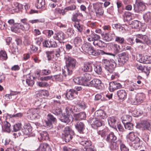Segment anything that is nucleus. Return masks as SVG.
<instances>
[{"instance_id":"1","label":"nucleus","mask_w":151,"mask_h":151,"mask_svg":"<svg viewBox=\"0 0 151 151\" xmlns=\"http://www.w3.org/2000/svg\"><path fill=\"white\" fill-rule=\"evenodd\" d=\"M83 49L86 53L93 56H97L100 54L102 55L106 54L114 57L115 56V55L114 54L106 52L102 50H95L91 43L88 42H86L83 44Z\"/></svg>"},{"instance_id":"2","label":"nucleus","mask_w":151,"mask_h":151,"mask_svg":"<svg viewBox=\"0 0 151 151\" xmlns=\"http://www.w3.org/2000/svg\"><path fill=\"white\" fill-rule=\"evenodd\" d=\"M74 134L73 131L70 127H66L64 129L62 136L64 138L65 141L68 142L72 139Z\"/></svg>"},{"instance_id":"3","label":"nucleus","mask_w":151,"mask_h":151,"mask_svg":"<svg viewBox=\"0 0 151 151\" xmlns=\"http://www.w3.org/2000/svg\"><path fill=\"white\" fill-rule=\"evenodd\" d=\"M102 3H97L93 4L96 16L99 18L102 17L104 14V10L102 7Z\"/></svg>"},{"instance_id":"4","label":"nucleus","mask_w":151,"mask_h":151,"mask_svg":"<svg viewBox=\"0 0 151 151\" xmlns=\"http://www.w3.org/2000/svg\"><path fill=\"white\" fill-rule=\"evenodd\" d=\"M146 6L142 0H136L135 4L134 5V12L139 13L145 10Z\"/></svg>"},{"instance_id":"5","label":"nucleus","mask_w":151,"mask_h":151,"mask_svg":"<svg viewBox=\"0 0 151 151\" xmlns=\"http://www.w3.org/2000/svg\"><path fill=\"white\" fill-rule=\"evenodd\" d=\"M47 120L45 121V126L49 128L52 127V124L56 123L57 119L56 118L51 114L47 115Z\"/></svg>"},{"instance_id":"6","label":"nucleus","mask_w":151,"mask_h":151,"mask_svg":"<svg viewBox=\"0 0 151 151\" xmlns=\"http://www.w3.org/2000/svg\"><path fill=\"white\" fill-rule=\"evenodd\" d=\"M103 62L105 66L106 69L109 73H112L116 67L115 63L107 59H104Z\"/></svg>"},{"instance_id":"7","label":"nucleus","mask_w":151,"mask_h":151,"mask_svg":"<svg viewBox=\"0 0 151 151\" xmlns=\"http://www.w3.org/2000/svg\"><path fill=\"white\" fill-rule=\"evenodd\" d=\"M127 139L134 144H139V142L140 139L137 137V133L135 132H131L129 133L127 136Z\"/></svg>"},{"instance_id":"8","label":"nucleus","mask_w":151,"mask_h":151,"mask_svg":"<svg viewBox=\"0 0 151 151\" xmlns=\"http://www.w3.org/2000/svg\"><path fill=\"white\" fill-rule=\"evenodd\" d=\"M102 81L100 80L94 78L88 82V86L94 87L98 89H101L102 88Z\"/></svg>"},{"instance_id":"9","label":"nucleus","mask_w":151,"mask_h":151,"mask_svg":"<svg viewBox=\"0 0 151 151\" xmlns=\"http://www.w3.org/2000/svg\"><path fill=\"white\" fill-rule=\"evenodd\" d=\"M135 36L136 37L135 39L136 42L137 43L141 44L138 46V48L142 49H144V42H143V40L144 37H145V35L141 34H138L135 35Z\"/></svg>"},{"instance_id":"10","label":"nucleus","mask_w":151,"mask_h":151,"mask_svg":"<svg viewBox=\"0 0 151 151\" xmlns=\"http://www.w3.org/2000/svg\"><path fill=\"white\" fill-rule=\"evenodd\" d=\"M53 105L55 107L58 106V108L55 109H53L52 110V113L56 115H60L62 114V110L61 109L59 108L60 105V103L59 101L54 100L53 103Z\"/></svg>"},{"instance_id":"11","label":"nucleus","mask_w":151,"mask_h":151,"mask_svg":"<svg viewBox=\"0 0 151 151\" xmlns=\"http://www.w3.org/2000/svg\"><path fill=\"white\" fill-rule=\"evenodd\" d=\"M93 63L87 62L85 63L82 67L81 70L84 72H91L93 70Z\"/></svg>"},{"instance_id":"12","label":"nucleus","mask_w":151,"mask_h":151,"mask_svg":"<svg viewBox=\"0 0 151 151\" xmlns=\"http://www.w3.org/2000/svg\"><path fill=\"white\" fill-rule=\"evenodd\" d=\"M37 151H51V147L49 145L46 143H41L38 148L37 149Z\"/></svg>"},{"instance_id":"13","label":"nucleus","mask_w":151,"mask_h":151,"mask_svg":"<svg viewBox=\"0 0 151 151\" xmlns=\"http://www.w3.org/2000/svg\"><path fill=\"white\" fill-rule=\"evenodd\" d=\"M109 86V89L110 92H113L116 89L121 88L122 86L120 83L115 81L111 82Z\"/></svg>"},{"instance_id":"14","label":"nucleus","mask_w":151,"mask_h":151,"mask_svg":"<svg viewBox=\"0 0 151 151\" xmlns=\"http://www.w3.org/2000/svg\"><path fill=\"white\" fill-rule=\"evenodd\" d=\"M53 37L55 40H58L59 42H61L65 39V35L63 32L60 31L55 33Z\"/></svg>"},{"instance_id":"15","label":"nucleus","mask_w":151,"mask_h":151,"mask_svg":"<svg viewBox=\"0 0 151 151\" xmlns=\"http://www.w3.org/2000/svg\"><path fill=\"white\" fill-rule=\"evenodd\" d=\"M76 62V59L70 57L68 58L65 66L73 70L75 68Z\"/></svg>"},{"instance_id":"16","label":"nucleus","mask_w":151,"mask_h":151,"mask_svg":"<svg viewBox=\"0 0 151 151\" xmlns=\"http://www.w3.org/2000/svg\"><path fill=\"white\" fill-rule=\"evenodd\" d=\"M78 94V92L73 89H71L68 92L66 96L68 99L72 100L76 97Z\"/></svg>"},{"instance_id":"17","label":"nucleus","mask_w":151,"mask_h":151,"mask_svg":"<svg viewBox=\"0 0 151 151\" xmlns=\"http://www.w3.org/2000/svg\"><path fill=\"white\" fill-rule=\"evenodd\" d=\"M32 131V127L29 123L25 124L22 129L23 133L27 135H30Z\"/></svg>"},{"instance_id":"18","label":"nucleus","mask_w":151,"mask_h":151,"mask_svg":"<svg viewBox=\"0 0 151 151\" xmlns=\"http://www.w3.org/2000/svg\"><path fill=\"white\" fill-rule=\"evenodd\" d=\"M90 123L92 127H99L102 125V122L100 121L96 118H93L90 120Z\"/></svg>"},{"instance_id":"19","label":"nucleus","mask_w":151,"mask_h":151,"mask_svg":"<svg viewBox=\"0 0 151 151\" xmlns=\"http://www.w3.org/2000/svg\"><path fill=\"white\" fill-rule=\"evenodd\" d=\"M103 39L107 42H109L113 40L115 37V34L114 33H106L102 34Z\"/></svg>"},{"instance_id":"20","label":"nucleus","mask_w":151,"mask_h":151,"mask_svg":"<svg viewBox=\"0 0 151 151\" xmlns=\"http://www.w3.org/2000/svg\"><path fill=\"white\" fill-rule=\"evenodd\" d=\"M94 115L95 117L100 119H104L106 117V113L102 110L96 111Z\"/></svg>"},{"instance_id":"21","label":"nucleus","mask_w":151,"mask_h":151,"mask_svg":"<svg viewBox=\"0 0 151 151\" xmlns=\"http://www.w3.org/2000/svg\"><path fill=\"white\" fill-rule=\"evenodd\" d=\"M141 124L144 129L151 131V121L149 120H143L141 122Z\"/></svg>"},{"instance_id":"22","label":"nucleus","mask_w":151,"mask_h":151,"mask_svg":"<svg viewBox=\"0 0 151 151\" xmlns=\"http://www.w3.org/2000/svg\"><path fill=\"white\" fill-rule=\"evenodd\" d=\"M75 127L78 131L80 133H83L84 129V124L81 122L78 121L75 125Z\"/></svg>"},{"instance_id":"23","label":"nucleus","mask_w":151,"mask_h":151,"mask_svg":"<svg viewBox=\"0 0 151 151\" xmlns=\"http://www.w3.org/2000/svg\"><path fill=\"white\" fill-rule=\"evenodd\" d=\"M63 75L66 79V77L68 76L71 75L73 73L72 70L65 66L62 69Z\"/></svg>"},{"instance_id":"24","label":"nucleus","mask_w":151,"mask_h":151,"mask_svg":"<svg viewBox=\"0 0 151 151\" xmlns=\"http://www.w3.org/2000/svg\"><path fill=\"white\" fill-rule=\"evenodd\" d=\"M63 10L59 8H56L54 10V14H51L50 19H54L57 18L59 14H61L62 13Z\"/></svg>"},{"instance_id":"25","label":"nucleus","mask_w":151,"mask_h":151,"mask_svg":"<svg viewBox=\"0 0 151 151\" xmlns=\"http://www.w3.org/2000/svg\"><path fill=\"white\" fill-rule=\"evenodd\" d=\"M91 78V75L89 73H86L84 74V76L82 77L83 81L84 83H85V84L84 86H88V81H89Z\"/></svg>"},{"instance_id":"26","label":"nucleus","mask_w":151,"mask_h":151,"mask_svg":"<svg viewBox=\"0 0 151 151\" xmlns=\"http://www.w3.org/2000/svg\"><path fill=\"white\" fill-rule=\"evenodd\" d=\"M82 40L80 37L77 36L73 39V43L76 47L80 46L82 43Z\"/></svg>"},{"instance_id":"27","label":"nucleus","mask_w":151,"mask_h":151,"mask_svg":"<svg viewBox=\"0 0 151 151\" xmlns=\"http://www.w3.org/2000/svg\"><path fill=\"white\" fill-rule=\"evenodd\" d=\"M45 0H37L35 6L37 9H43L45 8Z\"/></svg>"},{"instance_id":"28","label":"nucleus","mask_w":151,"mask_h":151,"mask_svg":"<svg viewBox=\"0 0 151 151\" xmlns=\"http://www.w3.org/2000/svg\"><path fill=\"white\" fill-rule=\"evenodd\" d=\"M147 55H145L142 56L141 54H139L138 56H137V60L139 62L142 63L146 64L148 63L147 61L145 59H147Z\"/></svg>"},{"instance_id":"29","label":"nucleus","mask_w":151,"mask_h":151,"mask_svg":"<svg viewBox=\"0 0 151 151\" xmlns=\"http://www.w3.org/2000/svg\"><path fill=\"white\" fill-rule=\"evenodd\" d=\"M137 100V104H140L142 103L145 98V95L142 93H138L136 96Z\"/></svg>"},{"instance_id":"30","label":"nucleus","mask_w":151,"mask_h":151,"mask_svg":"<svg viewBox=\"0 0 151 151\" xmlns=\"http://www.w3.org/2000/svg\"><path fill=\"white\" fill-rule=\"evenodd\" d=\"M116 137L114 133L111 132L107 136L106 140L107 142H114L116 140Z\"/></svg>"},{"instance_id":"31","label":"nucleus","mask_w":151,"mask_h":151,"mask_svg":"<svg viewBox=\"0 0 151 151\" xmlns=\"http://www.w3.org/2000/svg\"><path fill=\"white\" fill-rule=\"evenodd\" d=\"M79 16L80 17H83V16L82 14L79 11L73 13L71 19L72 21L75 22L78 21H81L80 19H78V17Z\"/></svg>"},{"instance_id":"32","label":"nucleus","mask_w":151,"mask_h":151,"mask_svg":"<svg viewBox=\"0 0 151 151\" xmlns=\"http://www.w3.org/2000/svg\"><path fill=\"white\" fill-rule=\"evenodd\" d=\"M36 94L39 95V96L44 98L46 96L47 97L49 95V93L48 91L46 90H40L38 91L37 92Z\"/></svg>"},{"instance_id":"33","label":"nucleus","mask_w":151,"mask_h":151,"mask_svg":"<svg viewBox=\"0 0 151 151\" xmlns=\"http://www.w3.org/2000/svg\"><path fill=\"white\" fill-rule=\"evenodd\" d=\"M140 26H141V23L137 20H134L132 21V22L131 27L132 28H139V29L140 30L142 29V28H140L139 27Z\"/></svg>"},{"instance_id":"34","label":"nucleus","mask_w":151,"mask_h":151,"mask_svg":"<svg viewBox=\"0 0 151 151\" xmlns=\"http://www.w3.org/2000/svg\"><path fill=\"white\" fill-rule=\"evenodd\" d=\"M52 79L56 81H62L66 79L63 75L59 74L54 75L52 76Z\"/></svg>"},{"instance_id":"35","label":"nucleus","mask_w":151,"mask_h":151,"mask_svg":"<svg viewBox=\"0 0 151 151\" xmlns=\"http://www.w3.org/2000/svg\"><path fill=\"white\" fill-rule=\"evenodd\" d=\"M93 44L95 46L102 47H105L106 44L102 41L99 40H94L93 42Z\"/></svg>"},{"instance_id":"36","label":"nucleus","mask_w":151,"mask_h":151,"mask_svg":"<svg viewBox=\"0 0 151 151\" xmlns=\"http://www.w3.org/2000/svg\"><path fill=\"white\" fill-rule=\"evenodd\" d=\"M73 106L70 105H68L65 108L66 113L67 115H72L73 113Z\"/></svg>"},{"instance_id":"37","label":"nucleus","mask_w":151,"mask_h":151,"mask_svg":"<svg viewBox=\"0 0 151 151\" xmlns=\"http://www.w3.org/2000/svg\"><path fill=\"white\" fill-rule=\"evenodd\" d=\"M80 143L84 146L85 147H90L92 145V142L90 140L87 139L80 142Z\"/></svg>"},{"instance_id":"38","label":"nucleus","mask_w":151,"mask_h":151,"mask_svg":"<svg viewBox=\"0 0 151 151\" xmlns=\"http://www.w3.org/2000/svg\"><path fill=\"white\" fill-rule=\"evenodd\" d=\"M41 138L42 140H48L49 139V135L47 132L43 131L40 133Z\"/></svg>"},{"instance_id":"39","label":"nucleus","mask_w":151,"mask_h":151,"mask_svg":"<svg viewBox=\"0 0 151 151\" xmlns=\"http://www.w3.org/2000/svg\"><path fill=\"white\" fill-rule=\"evenodd\" d=\"M116 120L114 116L109 118L108 120V123L109 125L111 127H116Z\"/></svg>"},{"instance_id":"40","label":"nucleus","mask_w":151,"mask_h":151,"mask_svg":"<svg viewBox=\"0 0 151 151\" xmlns=\"http://www.w3.org/2000/svg\"><path fill=\"white\" fill-rule=\"evenodd\" d=\"M112 48L114 50V53L116 54L122 51V48H121L119 45L116 44H114L112 46Z\"/></svg>"},{"instance_id":"41","label":"nucleus","mask_w":151,"mask_h":151,"mask_svg":"<svg viewBox=\"0 0 151 151\" xmlns=\"http://www.w3.org/2000/svg\"><path fill=\"white\" fill-rule=\"evenodd\" d=\"M8 58L6 52L3 50L0 51V59L3 61L6 60Z\"/></svg>"},{"instance_id":"42","label":"nucleus","mask_w":151,"mask_h":151,"mask_svg":"<svg viewBox=\"0 0 151 151\" xmlns=\"http://www.w3.org/2000/svg\"><path fill=\"white\" fill-rule=\"evenodd\" d=\"M143 19L146 22H148L151 19V13L147 12L144 14L143 16Z\"/></svg>"},{"instance_id":"43","label":"nucleus","mask_w":151,"mask_h":151,"mask_svg":"<svg viewBox=\"0 0 151 151\" xmlns=\"http://www.w3.org/2000/svg\"><path fill=\"white\" fill-rule=\"evenodd\" d=\"M26 82L28 86H31L34 84V81L32 79L30 75H28L27 76V79L26 80Z\"/></svg>"},{"instance_id":"44","label":"nucleus","mask_w":151,"mask_h":151,"mask_svg":"<svg viewBox=\"0 0 151 151\" xmlns=\"http://www.w3.org/2000/svg\"><path fill=\"white\" fill-rule=\"evenodd\" d=\"M81 77H77L74 78L73 80L75 83L76 84H78L83 85L84 86L86 85L85 83H84Z\"/></svg>"},{"instance_id":"45","label":"nucleus","mask_w":151,"mask_h":151,"mask_svg":"<svg viewBox=\"0 0 151 151\" xmlns=\"http://www.w3.org/2000/svg\"><path fill=\"white\" fill-rule=\"evenodd\" d=\"M97 133L99 135H100L102 137L104 138L108 133V130L107 129H104L102 130L98 131Z\"/></svg>"},{"instance_id":"46","label":"nucleus","mask_w":151,"mask_h":151,"mask_svg":"<svg viewBox=\"0 0 151 151\" xmlns=\"http://www.w3.org/2000/svg\"><path fill=\"white\" fill-rule=\"evenodd\" d=\"M125 128L126 129L128 130H132L133 128V124L129 122H123Z\"/></svg>"},{"instance_id":"47","label":"nucleus","mask_w":151,"mask_h":151,"mask_svg":"<svg viewBox=\"0 0 151 151\" xmlns=\"http://www.w3.org/2000/svg\"><path fill=\"white\" fill-rule=\"evenodd\" d=\"M39 109L37 108L32 109L30 110V112L32 114V117L35 118L36 117L39 112Z\"/></svg>"},{"instance_id":"48","label":"nucleus","mask_w":151,"mask_h":151,"mask_svg":"<svg viewBox=\"0 0 151 151\" xmlns=\"http://www.w3.org/2000/svg\"><path fill=\"white\" fill-rule=\"evenodd\" d=\"M53 32L52 30H45L42 32L43 34L46 35L48 37H51L52 35L53 34Z\"/></svg>"},{"instance_id":"49","label":"nucleus","mask_w":151,"mask_h":151,"mask_svg":"<svg viewBox=\"0 0 151 151\" xmlns=\"http://www.w3.org/2000/svg\"><path fill=\"white\" fill-rule=\"evenodd\" d=\"M48 60H50L52 59V57H54V51H47L45 52Z\"/></svg>"},{"instance_id":"50","label":"nucleus","mask_w":151,"mask_h":151,"mask_svg":"<svg viewBox=\"0 0 151 151\" xmlns=\"http://www.w3.org/2000/svg\"><path fill=\"white\" fill-rule=\"evenodd\" d=\"M95 72L98 75H101L102 73V68L100 65H97L94 68Z\"/></svg>"},{"instance_id":"51","label":"nucleus","mask_w":151,"mask_h":151,"mask_svg":"<svg viewBox=\"0 0 151 151\" xmlns=\"http://www.w3.org/2000/svg\"><path fill=\"white\" fill-rule=\"evenodd\" d=\"M22 128V124L21 123H17L14 125L13 130L14 132H17L19 131Z\"/></svg>"},{"instance_id":"52","label":"nucleus","mask_w":151,"mask_h":151,"mask_svg":"<svg viewBox=\"0 0 151 151\" xmlns=\"http://www.w3.org/2000/svg\"><path fill=\"white\" fill-rule=\"evenodd\" d=\"M18 23H16L13 26L11 27V29L12 31L15 33H18L19 31V28L18 26Z\"/></svg>"},{"instance_id":"53","label":"nucleus","mask_w":151,"mask_h":151,"mask_svg":"<svg viewBox=\"0 0 151 151\" xmlns=\"http://www.w3.org/2000/svg\"><path fill=\"white\" fill-rule=\"evenodd\" d=\"M66 33L69 37H71L74 34L75 31L72 28H69Z\"/></svg>"},{"instance_id":"54","label":"nucleus","mask_w":151,"mask_h":151,"mask_svg":"<svg viewBox=\"0 0 151 151\" xmlns=\"http://www.w3.org/2000/svg\"><path fill=\"white\" fill-rule=\"evenodd\" d=\"M118 64L120 66L123 65V53L118 54L117 58Z\"/></svg>"},{"instance_id":"55","label":"nucleus","mask_w":151,"mask_h":151,"mask_svg":"<svg viewBox=\"0 0 151 151\" xmlns=\"http://www.w3.org/2000/svg\"><path fill=\"white\" fill-rule=\"evenodd\" d=\"M142 112L139 109H136L132 112V115L134 117H137L142 114Z\"/></svg>"},{"instance_id":"56","label":"nucleus","mask_w":151,"mask_h":151,"mask_svg":"<svg viewBox=\"0 0 151 151\" xmlns=\"http://www.w3.org/2000/svg\"><path fill=\"white\" fill-rule=\"evenodd\" d=\"M10 126L11 125L10 124L6 122L4 126V130L5 132H10L11 131L10 128Z\"/></svg>"},{"instance_id":"57","label":"nucleus","mask_w":151,"mask_h":151,"mask_svg":"<svg viewBox=\"0 0 151 151\" xmlns=\"http://www.w3.org/2000/svg\"><path fill=\"white\" fill-rule=\"evenodd\" d=\"M68 116L65 115L63 116L60 119V120L62 122L68 123L70 121Z\"/></svg>"},{"instance_id":"58","label":"nucleus","mask_w":151,"mask_h":151,"mask_svg":"<svg viewBox=\"0 0 151 151\" xmlns=\"http://www.w3.org/2000/svg\"><path fill=\"white\" fill-rule=\"evenodd\" d=\"M88 26L92 29H96L98 26V23L97 22H90L88 23Z\"/></svg>"},{"instance_id":"59","label":"nucleus","mask_w":151,"mask_h":151,"mask_svg":"<svg viewBox=\"0 0 151 151\" xmlns=\"http://www.w3.org/2000/svg\"><path fill=\"white\" fill-rule=\"evenodd\" d=\"M45 22L43 19H35L34 20H30L29 22L32 24L37 23H42Z\"/></svg>"},{"instance_id":"60","label":"nucleus","mask_w":151,"mask_h":151,"mask_svg":"<svg viewBox=\"0 0 151 151\" xmlns=\"http://www.w3.org/2000/svg\"><path fill=\"white\" fill-rule=\"evenodd\" d=\"M38 85L40 87H47L48 86V84L47 82L41 81L37 82Z\"/></svg>"},{"instance_id":"61","label":"nucleus","mask_w":151,"mask_h":151,"mask_svg":"<svg viewBox=\"0 0 151 151\" xmlns=\"http://www.w3.org/2000/svg\"><path fill=\"white\" fill-rule=\"evenodd\" d=\"M51 73L50 70L49 69H43L42 70V72L40 73L42 75H47L50 74Z\"/></svg>"},{"instance_id":"62","label":"nucleus","mask_w":151,"mask_h":151,"mask_svg":"<svg viewBox=\"0 0 151 151\" xmlns=\"http://www.w3.org/2000/svg\"><path fill=\"white\" fill-rule=\"evenodd\" d=\"M130 103L132 104L137 105V100L136 99V98L135 97L133 96H131V98L129 99Z\"/></svg>"},{"instance_id":"63","label":"nucleus","mask_w":151,"mask_h":151,"mask_svg":"<svg viewBox=\"0 0 151 151\" xmlns=\"http://www.w3.org/2000/svg\"><path fill=\"white\" fill-rule=\"evenodd\" d=\"M94 32L91 31V33L87 37L88 40L90 42L93 41Z\"/></svg>"},{"instance_id":"64","label":"nucleus","mask_w":151,"mask_h":151,"mask_svg":"<svg viewBox=\"0 0 151 151\" xmlns=\"http://www.w3.org/2000/svg\"><path fill=\"white\" fill-rule=\"evenodd\" d=\"M111 144L110 145V149L112 150H114L116 149L117 147L116 143V142H110Z\"/></svg>"}]
</instances>
